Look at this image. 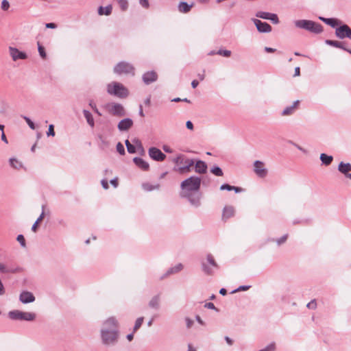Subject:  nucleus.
<instances>
[{
  "instance_id": "obj_1",
  "label": "nucleus",
  "mask_w": 351,
  "mask_h": 351,
  "mask_svg": "<svg viewBox=\"0 0 351 351\" xmlns=\"http://www.w3.org/2000/svg\"><path fill=\"white\" fill-rule=\"evenodd\" d=\"M119 324L114 317H109L103 321L99 330L101 343L105 346H114L119 338Z\"/></svg>"
},
{
  "instance_id": "obj_2",
  "label": "nucleus",
  "mask_w": 351,
  "mask_h": 351,
  "mask_svg": "<svg viewBox=\"0 0 351 351\" xmlns=\"http://www.w3.org/2000/svg\"><path fill=\"white\" fill-rule=\"evenodd\" d=\"M294 25L296 28L304 29L313 34H320L323 32V27L321 24L313 21L306 19L295 20Z\"/></svg>"
},
{
  "instance_id": "obj_3",
  "label": "nucleus",
  "mask_w": 351,
  "mask_h": 351,
  "mask_svg": "<svg viewBox=\"0 0 351 351\" xmlns=\"http://www.w3.org/2000/svg\"><path fill=\"white\" fill-rule=\"evenodd\" d=\"M202 180L198 176H191L181 182L180 187L182 192L180 194H185L199 191L201 186Z\"/></svg>"
},
{
  "instance_id": "obj_4",
  "label": "nucleus",
  "mask_w": 351,
  "mask_h": 351,
  "mask_svg": "<svg viewBox=\"0 0 351 351\" xmlns=\"http://www.w3.org/2000/svg\"><path fill=\"white\" fill-rule=\"evenodd\" d=\"M107 93L119 98H126L129 95L128 88L117 82H112L107 85Z\"/></svg>"
},
{
  "instance_id": "obj_5",
  "label": "nucleus",
  "mask_w": 351,
  "mask_h": 351,
  "mask_svg": "<svg viewBox=\"0 0 351 351\" xmlns=\"http://www.w3.org/2000/svg\"><path fill=\"white\" fill-rule=\"evenodd\" d=\"M173 162L176 165H182L178 171L180 173H186L191 171V168L194 165L195 161L193 159L185 158L182 154H179L176 158L173 160Z\"/></svg>"
},
{
  "instance_id": "obj_6",
  "label": "nucleus",
  "mask_w": 351,
  "mask_h": 351,
  "mask_svg": "<svg viewBox=\"0 0 351 351\" xmlns=\"http://www.w3.org/2000/svg\"><path fill=\"white\" fill-rule=\"evenodd\" d=\"M104 109L110 114L115 117H123L125 110L123 105L116 102H108L103 106Z\"/></svg>"
},
{
  "instance_id": "obj_7",
  "label": "nucleus",
  "mask_w": 351,
  "mask_h": 351,
  "mask_svg": "<svg viewBox=\"0 0 351 351\" xmlns=\"http://www.w3.org/2000/svg\"><path fill=\"white\" fill-rule=\"evenodd\" d=\"M8 315L10 319L14 320L33 321L36 318V315L33 313L23 312L19 310L10 311Z\"/></svg>"
},
{
  "instance_id": "obj_8",
  "label": "nucleus",
  "mask_w": 351,
  "mask_h": 351,
  "mask_svg": "<svg viewBox=\"0 0 351 351\" xmlns=\"http://www.w3.org/2000/svg\"><path fill=\"white\" fill-rule=\"evenodd\" d=\"M202 271L207 275H213L214 269L218 268V264L215 261L214 257L211 254L206 256V262H202Z\"/></svg>"
},
{
  "instance_id": "obj_9",
  "label": "nucleus",
  "mask_w": 351,
  "mask_h": 351,
  "mask_svg": "<svg viewBox=\"0 0 351 351\" xmlns=\"http://www.w3.org/2000/svg\"><path fill=\"white\" fill-rule=\"evenodd\" d=\"M114 72L118 75L132 74L134 75V66L126 62H120L114 67Z\"/></svg>"
},
{
  "instance_id": "obj_10",
  "label": "nucleus",
  "mask_w": 351,
  "mask_h": 351,
  "mask_svg": "<svg viewBox=\"0 0 351 351\" xmlns=\"http://www.w3.org/2000/svg\"><path fill=\"white\" fill-rule=\"evenodd\" d=\"M180 195L183 197L187 198V199L193 206L195 208L200 206L202 195L200 193H199V191L185 194H180Z\"/></svg>"
},
{
  "instance_id": "obj_11",
  "label": "nucleus",
  "mask_w": 351,
  "mask_h": 351,
  "mask_svg": "<svg viewBox=\"0 0 351 351\" xmlns=\"http://www.w3.org/2000/svg\"><path fill=\"white\" fill-rule=\"evenodd\" d=\"M335 36L339 39L348 38L351 40V28L346 24L340 25L335 29Z\"/></svg>"
},
{
  "instance_id": "obj_12",
  "label": "nucleus",
  "mask_w": 351,
  "mask_h": 351,
  "mask_svg": "<svg viewBox=\"0 0 351 351\" xmlns=\"http://www.w3.org/2000/svg\"><path fill=\"white\" fill-rule=\"evenodd\" d=\"M254 171L259 178H265L267 174V169L265 168L264 162L261 160L254 162Z\"/></svg>"
},
{
  "instance_id": "obj_13",
  "label": "nucleus",
  "mask_w": 351,
  "mask_h": 351,
  "mask_svg": "<svg viewBox=\"0 0 351 351\" xmlns=\"http://www.w3.org/2000/svg\"><path fill=\"white\" fill-rule=\"evenodd\" d=\"M149 156L156 161H163L166 156L159 149L156 147H150L148 150Z\"/></svg>"
},
{
  "instance_id": "obj_14",
  "label": "nucleus",
  "mask_w": 351,
  "mask_h": 351,
  "mask_svg": "<svg viewBox=\"0 0 351 351\" xmlns=\"http://www.w3.org/2000/svg\"><path fill=\"white\" fill-rule=\"evenodd\" d=\"M252 21L256 25L257 30L261 33H269L272 29L271 26L266 22H263L256 19H252Z\"/></svg>"
},
{
  "instance_id": "obj_15",
  "label": "nucleus",
  "mask_w": 351,
  "mask_h": 351,
  "mask_svg": "<svg viewBox=\"0 0 351 351\" xmlns=\"http://www.w3.org/2000/svg\"><path fill=\"white\" fill-rule=\"evenodd\" d=\"M10 55L14 61L17 60H25L27 58V54L24 52L20 51L18 49L10 47H9Z\"/></svg>"
},
{
  "instance_id": "obj_16",
  "label": "nucleus",
  "mask_w": 351,
  "mask_h": 351,
  "mask_svg": "<svg viewBox=\"0 0 351 351\" xmlns=\"http://www.w3.org/2000/svg\"><path fill=\"white\" fill-rule=\"evenodd\" d=\"M161 298L160 294H156L151 298L148 302V306L154 310H158L160 308Z\"/></svg>"
},
{
  "instance_id": "obj_17",
  "label": "nucleus",
  "mask_w": 351,
  "mask_h": 351,
  "mask_svg": "<svg viewBox=\"0 0 351 351\" xmlns=\"http://www.w3.org/2000/svg\"><path fill=\"white\" fill-rule=\"evenodd\" d=\"M184 268V265L182 263H178L175 266L170 267L167 269L166 273L160 277V280L168 277L170 275H173L181 271Z\"/></svg>"
},
{
  "instance_id": "obj_18",
  "label": "nucleus",
  "mask_w": 351,
  "mask_h": 351,
  "mask_svg": "<svg viewBox=\"0 0 351 351\" xmlns=\"http://www.w3.org/2000/svg\"><path fill=\"white\" fill-rule=\"evenodd\" d=\"M19 300L23 304H28L35 301V297L29 291H23L19 295Z\"/></svg>"
},
{
  "instance_id": "obj_19",
  "label": "nucleus",
  "mask_w": 351,
  "mask_h": 351,
  "mask_svg": "<svg viewBox=\"0 0 351 351\" xmlns=\"http://www.w3.org/2000/svg\"><path fill=\"white\" fill-rule=\"evenodd\" d=\"M300 104L299 100L295 101L292 105L287 106L281 112L282 117H287L292 115L296 110Z\"/></svg>"
},
{
  "instance_id": "obj_20",
  "label": "nucleus",
  "mask_w": 351,
  "mask_h": 351,
  "mask_svg": "<svg viewBox=\"0 0 351 351\" xmlns=\"http://www.w3.org/2000/svg\"><path fill=\"white\" fill-rule=\"evenodd\" d=\"M158 75L154 71H148L143 75V80L145 84H149L156 81Z\"/></svg>"
},
{
  "instance_id": "obj_21",
  "label": "nucleus",
  "mask_w": 351,
  "mask_h": 351,
  "mask_svg": "<svg viewBox=\"0 0 351 351\" xmlns=\"http://www.w3.org/2000/svg\"><path fill=\"white\" fill-rule=\"evenodd\" d=\"M133 125V121L130 118L122 119L118 124V129L120 131H126L129 130Z\"/></svg>"
},
{
  "instance_id": "obj_22",
  "label": "nucleus",
  "mask_w": 351,
  "mask_h": 351,
  "mask_svg": "<svg viewBox=\"0 0 351 351\" xmlns=\"http://www.w3.org/2000/svg\"><path fill=\"white\" fill-rule=\"evenodd\" d=\"M195 171L199 174H203L206 173L208 166L206 163L202 160H197L195 162Z\"/></svg>"
},
{
  "instance_id": "obj_23",
  "label": "nucleus",
  "mask_w": 351,
  "mask_h": 351,
  "mask_svg": "<svg viewBox=\"0 0 351 351\" xmlns=\"http://www.w3.org/2000/svg\"><path fill=\"white\" fill-rule=\"evenodd\" d=\"M234 208L232 206H226L223 209L222 219L227 220L234 215Z\"/></svg>"
},
{
  "instance_id": "obj_24",
  "label": "nucleus",
  "mask_w": 351,
  "mask_h": 351,
  "mask_svg": "<svg viewBox=\"0 0 351 351\" xmlns=\"http://www.w3.org/2000/svg\"><path fill=\"white\" fill-rule=\"evenodd\" d=\"M133 161L138 168L143 171H147L149 168L148 162L141 158L135 157L134 158Z\"/></svg>"
},
{
  "instance_id": "obj_25",
  "label": "nucleus",
  "mask_w": 351,
  "mask_h": 351,
  "mask_svg": "<svg viewBox=\"0 0 351 351\" xmlns=\"http://www.w3.org/2000/svg\"><path fill=\"white\" fill-rule=\"evenodd\" d=\"M319 20L330 25L332 27H336L341 24V21L334 18H324L322 16L319 17Z\"/></svg>"
},
{
  "instance_id": "obj_26",
  "label": "nucleus",
  "mask_w": 351,
  "mask_h": 351,
  "mask_svg": "<svg viewBox=\"0 0 351 351\" xmlns=\"http://www.w3.org/2000/svg\"><path fill=\"white\" fill-rule=\"evenodd\" d=\"M143 189L147 192H150L154 190H159L160 184L159 183L152 184L149 182H144L141 185Z\"/></svg>"
},
{
  "instance_id": "obj_27",
  "label": "nucleus",
  "mask_w": 351,
  "mask_h": 351,
  "mask_svg": "<svg viewBox=\"0 0 351 351\" xmlns=\"http://www.w3.org/2000/svg\"><path fill=\"white\" fill-rule=\"evenodd\" d=\"M338 171L343 175H347V173L351 171V164L341 162L338 165Z\"/></svg>"
},
{
  "instance_id": "obj_28",
  "label": "nucleus",
  "mask_w": 351,
  "mask_h": 351,
  "mask_svg": "<svg viewBox=\"0 0 351 351\" xmlns=\"http://www.w3.org/2000/svg\"><path fill=\"white\" fill-rule=\"evenodd\" d=\"M9 163L11 167L14 169L20 170L23 168V162L16 158H10Z\"/></svg>"
},
{
  "instance_id": "obj_29",
  "label": "nucleus",
  "mask_w": 351,
  "mask_h": 351,
  "mask_svg": "<svg viewBox=\"0 0 351 351\" xmlns=\"http://www.w3.org/2000/svg\"><path fill=\"white\" fill-rule=\"evenodd\" d=\"M193 3L189 5L186 2L181 1L178 6V10L182 13L189 12L193 7Z\"/></svg>"
},
{
  "instance_id": "obj_30",
  "label": "nucleus",
  "mask_w": 351,
  "mask_h": 351,
  "mask_svg": "<svg viewBox=\"0 0 351 351\" xmlns=\"http://www.w3.org/2000/svg\"><path fill=\"white\" fill-rule=\"evenodd\" d=\"M319 158L322 164L326 166L330 165L333 160V157L332 156H328L324 153L320 154Z\"/></svg>"
},
{
  "instance_id": "obj_31",
  "label": "nucleus",
  "mask_w": 351,
  "mask_h": 351,
  "mask_svg": "<svg viewBox=\"0 0 351 351\" xmlns=\"http://www.w3.org/2000/svg\"><path fill=\"white\" fill-rule=\"evenodd\" d=\"M326 44L332 46L337 48H340L343 50H347V48L344 47L343 43L337 41V40H326L325 41Z\"/></svg>"
},
{
  "instance_id": "obj_32",
  "label": "nucleus",
  "mask_w": 351,
  "mask_h": 351,
  "mask_svg": "<svg viewBox=\"0 0 351 351\" xmlns=\"http://www.w3.org/2000/svg\"><path fill=\"white\" fill-rule=\"evenodd\" d=\"M83 114H84L85 119H86L88 124L92 128L94 127L95 121H94L92 114L88 110H83Z\"/></svg>"
},
{
  "instance_id": "obj_33",
  "label": "nucleus",
  "mask_w": 351,
  "mask_h": 351,
  "mask_svg": "<svg viewBox=\"0 0 351 351\" xmlns=\"http://www.w3.org/2000/svg\"><path fill=\"white\" fill-rule=\"evenodd\" d=\"M112 10V7L111 5H108L106 7L100 6L98 9V14L99 15H106L108 16L111 14Z\"/></svg>"
},
{
  "instance_id": "obj_34",
  "label": "nucleus",
  "mask_w": 351,
  "mask_h": 351,
  "mask_svg": "<svg viewBox=\"0 0 351 351\" xmlns=\"http://www.w3.org/2000/svg\"><path fill=\"white\" fill-rule=\"evenodd\" d=\"M210 172L212 173H213L214 175H215L216 176H223V171L221 170V169L217 166H214L213 167H212L210 169Z\"/></svg>"
},
{
  "instance_id": "obj_35",
  "label": "nucleus",
  "mask_w": 351,
  "mask_h": 351,
  "mask_svg": "<svg viewBox=\"0 0 351 351\" xmlns=\"http://www.w3.org/2000/svg\"><path fill=\"white\" fill-rule=\"evenodd\" d=\"M144 318L143 317H140L137 318V319L135 322V324L133 328V332H135L137 331L141 326L143 322Z\"/></svg>"
},
{
  "instance_id": "obj_36",
  "label": "nucleus",
  "mask_w": 351,
  "mask_h": 351,
  "mask_svg": "<svg viewBox=\"0 0 351 351\" xmlns=\"http://www.w3.org/2000/svg\"><path fill=\"white\" fill-rule=\"evenodd\" d=\"M0 272L3 274L14 273V270L8 268L4 263H0Z\"/></svg>"
},
{
  "instance_id": "obj_37",
  "label": "nucleus",
  "mask_w": 351,
  "mask_h": 351,
  "mask_svg": "<svg viewBox=\"0 0 351 351\" xmlns=\"http://www.w3.org/2000/svg\"><path fill=\"white\" fill-rule=\"evenodd\" d=\"M123 11H125L128 8V0H116Z\"/></svg>"
},
{
  "instance_id": "obj_38",
  "label": "nucleus",
  "mask_w": 351,
  "mask_h": 351,
  "mask_svg": "<svg viewBox=\"0 0 351 351\" xmlns=\"http://www.w3.org/2000/svg\"><path fill=\"white\" fill-rule=\"evenodd\" d=\"M269 14H270L269 12L259 11L256 13V16L258 18H261L263 19L268 20L269 17Z\"/></svg>"
},
{
  "instance_id": "obj_39",
  "label": "nucleus",
  "mask_w": 351,
  "mask_h": 351,
  "mask_svg": "<svg viewBox=\"0 0 351 351\" xmlns=\"http://www.w3.org/2000/svg\"><path fill=\"white\" fill-rule=\"evenodd\" d=\"M38 52H39V54L40 56V57L43 58V59H45L46 57H47V54H46V52H45V48L40 45L39 43H38Z\"/></svg>"
},
{
  "instance_id": "obj_40",
  "label": "nucleus",
  "mask_w": 351,
  "mask_h": 351,
  "mask_svg": "<svg viewBox=\"0 0 351 351\" xmlns=\"http://www.w3.org/2000/svg\"><path fill=\"white\" fill-rule=\"evenodd\" d=\"M251 287L250 285H241L239 286L237 289L233 290L231 293H235L239 291H247Z\"/></svg>"
},
{
  "instance_id": "obj_41",
  "label": "nucleus",
  "mask_w": 351,
  "mask_h": 351,
  "mask_svg": "<svg viewBox=\"0 0 351 351\" xmlns=\"http://www.w3.org/2000/svg\"><path fill=\"white\" fill-rule=\"evenodd\" d=\"M268 20H270L274 24L279 23L278 17L276 14L270 13Z\"/></svg>"
},
{
  "instance_id": "obj_42",
  "label": "nucleus",
  "mask_w": 351,
  "mask_h": 351,
  "mask_svg": "<svg viewBox=\"0 0 351 351\" xmlns=\"http://www.w3.org/2000/svg\"><path fill=\"white\" fill-rule=\"evenodd\" d=\"M1 8L3 11H7L10 8V3L8 0H3L1 1Z\"/></svg>"
},
{
  "instance_id": "obj_43",
  "label": "nucleus",
  "mask_w": 351,
  "mask_h": 351,
  "mask_svg": "<svg viewBox=\"0 0 351 351\" xmlns=\"http://www.w3.org/2000/svg\"><path fill=\"white\" fill-rule=\"evenodd\" d=\"M287 237H288V234H285L280 239H276V242L277 245H280L282 243H285L287 239Z\"/></svg>"
},
{
  "instance_id": "obj_44",
  "label": "nucleus",
  "mask_w": 351,
  "mask_h": 351,
  "mask_svg": "<svg viewBox=\"0 0 351 351\" xmlns=\"http://www.w3.org/2000/svg\"><path fill=\"white\" fill-rule=\"evenodd\" d=\"M216 53L224 57H229L231 55V51L229 50H219Z\"/></svg>"
},
{
  "instance_id": "obj_45",
  "label": "nucleus",
  "mask_w": 351,
  "mask_h": 351,
  "mask_svg": "<svg viewBox=\"0 0 351 351\" xmlns=\"http://www.w3.org/2000/svg\"><path fill=\"white\" fill-rule=\"evenodd\" d=\"M184 320H185V322H186V328L188 329H190L193 326V325L194 324V321L192 319H191V318H189L188 317H185Z\"/></svg>"
},
{
  "instance_id": "obj_46",
  "label": "nucleus",
  "mask_w": 351,
  "mask_h": 351,
  "mask_svg": "<svg viewBox=\"0 0 351 351\" xmlns=\"http://www.w3.org/2000/svg\"><path fill=\"white\" fill-rule=\"evenodd\" d=\"M117 152L121 154V155H123L125 154V149H124V147L123 145L121 143H118L117 145Z\"/></svg>"
},
{
  "instance_id": "obj_47",
  "label": "nucleus",
  "mask_w": 351,
  "mask_h": 351,
  "mask_svg": "<svg viewBox=\"0 0 351 351\" xmlns=\"http://www.w3.org/2000/svg\"><path fill=\"white\" fill-rule=\"evenodd\" d=\"M23 119H25V121L31 129H35V124L32 121V120L29 117H24Z\"/></svg>"
},
{
  "instance_id": "obj_48",
  "label": "nucleus",
  "mask_w": 351,
  "mask_h": 351,
  "mask_svg": "<svg viewBox=\"0 0 351 351\" xmlns=\"http://www.w3.org/2000/svg\"><path fill=\"white\" fill-rule=\"evenodd\" d=\"M16 240L20 243L22 247H25V241L23 235L19 234L17 236Z\"/></svg>"
},
{
  "instance_id": "obj_49",
  "label": "nucleus",
  "mask_w": 351,
  "mask_h": 351,
  "mask_svg": "<svg viewBox=\"0 0 351 351\" xmlns=\"http://www.w3.org/2000/svg\"><path fill=\"white\" fill-rule=\"evenodd\" d=\"M47 136H55V132H54V126L53 125L51 124L49 125L48 132H47Z\"/></svg>"
},
{
  "instance_id": "obj_50",
  "label": "nucleus",
  "mask_w": 351,
  "mask_h": 351,
  "mask_svg": "<svg viewBox=\"0 0 351 351\" xmlns=\"http://www.w3.org/2000/svg\"><path fill=\"white\" fill-rule=\"evenodd\" d=\"M306 306L308 308L315 309L316 308V306H317V303H316L315 300H311L310 302H308Z\"/></svg>"
},
{
  "instance_id": "obj_51",
  "label": "nucleus",
  "mask_w": 351,
  "mask_h": 351,
  "mask_svg": "<svg viewBox=\"0 0 351 351\" xmlns=\"http://www.w3.org/2000/svg\"><path fill=\"white\" fill-rule=\"evenodd\" d=\"M220 190H227V191H232V186L228 184H223L220 186Z\"/></svg>"
},
{
  "instance_id": "obj_52",
  "label": "nucleus",
  "mask_w": 351,
  "mask_h": 351,
  "mask_svg": "<svg viewBox=\"0 0 351 351\" xmlns=\"http://www.w3.org/2000/svg\"><path fill=\"white\" fill-rule=\"evenodd\" d=\"M128 152L130 154H134L136 152V147L134 145H129L127 147Z\"/></svg>"
},
{
  "instance_id": "obj_53",
  "label": "nucleus",
  "mask_w": 351,
  "mask_h": 351,
  "mask_svg": "<svg viewBox=\"0 0 351 351\" xmlns=\"http://www.w3.org/2000/svg\"><path fill=\"white\" fill-rule=\"evenodd\" d=\"M204 306L209 309L216 310L217 311V308L215 307V304L212 302H208L206 303Z\"/></svg>"
},
{
  "instance_id": "obj_54",
  "label": "nucleus",
  "mask_w": 351,
  "mask_h": 351,
  "mask_svg": "<svg viewBox=\"0 0 351 351\" xmlns=\"http://www.w3.org/2000/svg\"><path fill=\"white\" fill-rule=\"evenodd\" d=\"M139 3L140 4L145 8H149V1L148 0H139Z\"/></svg>"
},
{
  "instance_id": "obj_55",
  "label": "nucleus",
  "mask_w": 351,
  "mask_h": 351,
  "mask_svg": "<svg viewBox=\"0 0 351 351\" xmlns=\"http://www.w3.org/2000/svg\"><path fill=\"white\" fill-rule=\"evenodd\" d=\"M292 144L298 149H299L300 151L302 152L303 153L306 154L307 153L306 150L305 149H304L303 147H302L300 145L296 144V143H292Z\"/></svg>"
},
{
  "instance_id": "obj_56",
  "label": "nucleus",
  "mask_w": 351,
  "mask_h": 351,
  "mask_svg": "<svg viewBox=\"0 0 351 351\" xmlns=\"http://www.w3.org/2000/svg\"><path fill=\"white\" fill-rule=\"evenodd\" d=\"M45 26L47 28H50V29H56L57 27V25L53 23H46Z\"/></svg>"
},
{
  "instance_id": "obj_57",
  "label": "nucleus",
  "mask_w": 351,
  "mask_h": 351,
  "mask_svg": "<svg viewBox=\"0 0 351 351\" xmlns=\"http://www.w3.org/2000/svg\"><path fill=\"white\" fill-rule=\"evenodd\" d=\"M186 127L190 130H193V124L191 121H187L186 123Z\"/></svg>"
},
{
  "instance_id": "obj_58",
  "label": "nucleus",
  "mask_w": 351,
  "mask_h": 351,
  "mask_svg": "<svg viewBox=\"0 0 351 351\" xmlns=\"http://www.w3.org/2000/svg\"><path fill=\"white\" fill-rule=\"evenodd\" d=\"M101 184L104 189H108V183L106 180H102Z\"/></svg>"
},
{
  "instance_id": "obj_59",
  "label": "nucleus",
  "mask_w": 351,
  "mask_h": 351,
  "mask_svg": "<svg viewBox=\"0 0 351 351\" xmlns=\"http://www.w3.org/2000/svg\"><path fill=\"white\" fill-rule=\"evenodd\" d=\"M162 148H163V150L167 153H172L173 152L172 149L167 145H164Z\"/></svg>"
},
{
  "instance_id": "obj_60",
  "label": "nucleus",
  "mask_w": 351,
  "mask_h": 351,
  "mask_svg": "<svg viewBox=\"0 0 351 351\" xmlns=\"http://www.w3.org/2000/svg\"><path fill=\"white\" fill-rule=\"evenodd\" d=\"M110 184L114 187H117L118 186V180L117 178H114L110 180Z\"/></svg>"
},
{
  "instance_id": "obj_61",
  "label": "nucleus",
  "mask_w": 351,
  "mask_h": 351,
  "mask_svg": "<svg viewBox=\"0 0 351 351\" xmlns=\"http://www.w3.org/2000/svg\"><path fill=\"white\" fill-rule=\"evenodd\" d=\"M195 319H196V321L200 324L202 326H204L205 325V323L201 319V317L199 316V315H196L195 316Z\"/></svg>"
},
{
  "instance_id": "obj_62",
  "label": "nucleus",
  "mask_w": 351,
  "mask_h": 351,
  "mask_svg": "<svg viewBox=\"0 0 351 351\" xmlns=\"http://www.w3.org/2000/svg\"><path fill=\"white\" fill-rule=\"evenodd\" d=\"M276 49H274V48H271V47H265V51L267 53H274L276 51Z\"/></svg>"
},
{
  "instance_id": "obj_63",
  "label": "nucleus",
  "mask_w": 351,
  "mask_h": 351,
  "mask_svg": "<svg viewBox=\"0 0 351 351\" xmlns=\"http://www.w3.org/2000/svg\"><path fill=\"white\" fill-rule=\"evenodd\" d=\"M225 340L226 341V343L230 345V346H232L233 344V341L232 339H230L229 337L226 336L225 337Z\"/></svg>"
},
{
  "instance_id": "obj_64",
  "label": "nucleus",
  "mask_w": 351,
  "mask_h": 351,
  "mask_svg": "<svg viewBox=\"0 0 351 351\" xmlns=\"http://www.w3.org/2000/svg\"><path fill=\"white\" fill-rule=\"evenodd\" d=\"M300 75V69L299 66L295 68L294 76H299Z\"/></svg>"
}]
</instances>
